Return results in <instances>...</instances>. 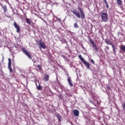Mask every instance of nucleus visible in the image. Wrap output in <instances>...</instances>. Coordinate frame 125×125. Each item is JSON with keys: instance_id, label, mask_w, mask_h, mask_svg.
<instances>
[{"instance_id": "nucleus-1", "label": "nucleus", "mask_w": 125, "mask_h": 125, "mask_svg": "<svg viewBox=\"0 0 125 125\" xmlns=\"http://www.w3.org/2000/svg\"><path fill=\"white\" fill-rule=\"evenodd\" d=\"M78 10H79L81 14V18L82 20H83L84 19V13H83V10H82V8L81 7H79L78 8ZM71 12H72V13L73 14H75V15L76 16V17L77 18H81V15L80 14V12H79V11H78V10H71Z\"/></svg>"}, {"instance_id": "nucleus-2", "label": "nucleus", "mask_w": 125, "mask_h": 125, "mask_svg": "<svg viewBox=\"0 0 125 125\" xmlns=\"http://www.w3.org/2000/svg\"><path fill=\"white\" fill-rule=\"evenodd\" d=\"M101 14L102 22H107L108 20H109L108 13L107 12H101Z\"/></svg>"}, {"instance_id": "nucleus-3", "label": "nucleus", "mask_w": 125, "mask_h": 125, "mask_svg": "<svg viewBox=\"0 0 125 125\" xmlns=\"http://www.w3.org/2000/svg\"><path fill=\"white\" fill-rule=\"evenodd\" d=\"M78 57L79 59H80L81 61H82V62H83L84 65L86 66L87 69H90V66L89 63L86 62V61H85L84 59H83V57L81 55H79Z\"/></svg>"}, {"instance_id": "nucleus-4", "label": "nucleus", "mask_w": 125, "mask_h": 125, "mask_svg": "<svg viewBox=\"0 0 125 125\" xmlns=\"http://www.w3.org/2000/svg\"><path fill=\"white\" fill-rule=\"evenodd\" d=\"M21 50L22 52L24 53V54H25V55L27 56V57H28L29 59H32V56H31V55H30V54L29 53V52H28V51L26 50L25 47H23L21 49Z\"/></svg>"}, {"instance_id": "nucleus-5", "label": "nucleus", "mask_w": 125, "mask_h": 125, "mask_svg": "<svg viewBox=\"0 0 125 125\" xmlns=\"http://www.w3.org/2000/svg\"><path fill=\"white\" fill-rule=\"evenodd\" d=\"M89 42L91 44H92L93 47L94 48V49L95 50V51H98V48H97V46H96V44H95V43H94V41H93L92 39H90Z\"/></svg>"}, {"instance_id": "nucleus-6", "label": "nucleus", "mask_w": 125, "mask_h": 125, "mask_svg": "<svg viewBox=\"0 0 125 125\" xmlns=\"http://www.w3.org/2000/svg\"><path fill=\"white\" fill-rule=\"evenodd\" d=\"M8 67L10 73H12V67H11V59L10 58L8 59Z\"/></svg>"}, {"instance_id": "nucleus-7", "label": "nucleus", "mask_w": 125, "mask_h": 125, "mask_svg": "<svg viewBox=\"0 0 125 125\" xmlns=\"http://www.w3.org/2000/svg\"><path fill=\"white\" fill-rule=\"evenodd\" d=\"M14 26L15 28L17 29V33H20V26L16 23V22H14Z\"/></svg>"}, {"instance_id": "nucleus-8", "label": "nucleus", "mask_w": 125, "mask_h": 125, "mask_svg": "<svg viewBox=\"0 0 125 125\" xmlns=\"http://www.w3.org/2000/svg\"><path fill=\"white\" fill-rule=\"evenodd\" d=\"M39 43H40V47H41L43 49H45V48H46V46L45 45V43H44V42H43L41 41H39Z\"/></svg>"}, {"instance_id": "nucleus-9", "label": "nucleus", "mask_w": 125, "mask_h": 125, "mask_svg": "<svg viewBox=\"0 0 125 125\" xmlns=\"http://www.w3.org/2000/svg\"><path fill=\"white\" fill-rule=\"evenodd\" d=\"M67 82L69 84V85L71 86V87L73 86V83H72V79H71V77H69V75L67 74Z\"/></svg>"}, {"instance_id": "nucleus-10", "label": "nucleus", "mask_w": 125, "mask_h": 125, "mask_svg": "<svg viewBox=\"0 0 125 125\" xmlns=\"http://www.w3.org/2000/svg\"><path fill=\"white\" fill-rule=\"evenodd\" d=\"M0 5L2 7L4 13L7 12V7H6V5H3L1 3H0Z\"/></svg>"}, {"instance_id": "nucleus-11", "label": "nucleus", "mask_w": 125, "mask_h": 125, "mask_svg": "<svg viewBox=\"0 0 125 125\" xmlns=\"http://www.w3.org/2000/svg\"><path fill=\"white\" fill-rule=\"evenodd\" d=\"M73 113L74 116H75V117H78L80 114V112H79V110L77 109L73 110Z\"/></svg>"}, {"instance_id": "nucleus-12", "label": "nucleus", "mask_w": 125, "mask_h": 125, "mask_svg": "<svg viewBox=\"0 0 125 125\" xmlns=\"http://www.w3.org/2000/svg\"><path fill=\"white\" fill-rule=\"evenodd\" d=\"M104 42L106 44H109V45H111V44H113L111 41L108 40V39H105Z\"/></svg>"}, {"instance_id": "nucleus-13", "label": "nucleus", "mask_w": 125, "mask_h": 125, "mask_svg": "<svg viewBox=\"0 0 125 125\" xmlns=\"http://www.w3.org/2000/svg\"><path fill=\"white\" fill-rule=\"evenodd\" d=\"M49 79V76L47 75H45L43 79V80L44 82H47V81H48Z\"/></svg>"}, {"instance_id": "nucleus-14", "label": "nucleus", "mask_w": 125, "mask_h": 125, "mask_svg": "<svg viewBox=\"0 0 125 125\" xmlns=\"http://www.w3.org/2000/svg\"><path fill=\"white\" fill-rule=\"evenodd\" d=\"M57 118L58 119L59 122H62V116L61 115L58 114L57 115Z\"/></svg>"}, {"instance_id": "nucleus-15", "label": "nucleus", "mask_w": 125, "mask_h": 125, "mask_svg": "<svg viewBox=\"0 0 125 125\" xmlns=\"http://www.w3.org/2000/svg\"><path fill=\"white\" fill-rule=\"evenodd\" d=\"M117 3L118 5H122L123 4V1H122V0H117Z\"/></svg>"}, {"instance_id": "nucleus-16", "label": "nucleus", "mask_w": 125, "mask_h": 125, "mask_svg": "<svg viewBox=\"0 0 125 125\" xmlns=\"http://www.w3.org/2000/svg\"><path fill=\"white\" fill-rule=\"evenodd\" d=\"M26 22L28 25H31V23H32L31 20H30L28 18L26 19Z\"/></svg>"}, {"instance_id": "nucleus-17", "label": "nucleus", "mask_w": 125, "mask_h": 125, "mask_svg": "<svg viewBox=\"0 0 125 125\" xmlns=\"http://www.w3.org/2000/svg\"><path fill=\"white\" fill-rule=\"evenodd\" d=\"M111 46H112L113 51L114 52V53H116V47H115V45H113V44H112Z\"/></svg>"}, {"instance_id": "nucleus-18", "label": "nucleus", "mask_w": 125, "mask_h": 125, "mask_svg": "<svg viewBox=\"0 0 125 125\" xmlns=\"http://www.w3.org/2000/svg\"><path fill=\"white\" fill-rule=\"evenodd\" d=\"M121 50L125 52V45H123L121 47H120Z\"/></svg>"}, {"instance_id": "nucleus-19", "label": "nucleus", "mask_w": 125, "mask_h": 125, "mask_svg": "<svg viewBox=\"0 0 125 125\" xmlns=\"http://www.w3.org/2000/svg\"><path fill=\"white\" fill-rule=\"evenodd\" d=\"M74 27L75 28H76V29H78L79 28V25H78V23H74Z\"/></svg>"}, {"instance_id": "nucleus-20", "label": "nucleus", "mask_w": 125, "mask_h": 125, "mask_svg": "<svg viewBox=\"0 0 125 125\" xmlns=\"http://www.w3.org/2000/svg\"><path fill=\"white\" fill-rule=\"evenodd\" d=\"M37 89H38V90H42V86L39 84L38 86H37Z\"/></svg>"}, {"instance_id": "nucleus-21", "label": "nucleus", "mask_w": 125, "mask_h": 125, "mask_svg": "<svg viewBox=\"0 0 125 125\" xmlns=\"http://www.w3.org/2000/svg\"><path fill=\"white\" fill-rule=\"evenodd\" d=\"M37 68L39 69V70H42V66L40 64L37 65Z\"/></svg>"}, {"instance_id": "nucleus-22", "label": "nucleus", "mask_w": 125, "mask_h": 125, "mask_svg": "<svg viewBox=\"0 0 125 125\" xmlns=\"http://www.w3.org/2000/svg\"><path fill=\"white\" fill-rule=\"evenodd\" d=\"M93 99H94V100H95V101H97V103H98V101H97V100H98L97 97H94Z\"/></svg>"}, {"instance_id": "nucleus-23", "label": "nucleus", "mask_w": 125, "mask_h": 125, "mask_svg": "<svg viewBox=\"0 0 125 125\" xmlns=\"http://www.w3.org/2000/svg\"><path fill=\"white\" fill-rule=\"evenodd\" d=\"M123 110H125V103L122 105Z\"/></svg>"}, {"instance_id": "nucleus-24", "label": "nucleus", "mask_w": 125, "mask_h": 125, "mask_svg": "<svg viewBox=\"0 0 125 125\" xmlns=\"http://www.w3.org/2000/svg\"><path fill=\"white\" fill-rule=\"evenodd\" d=\"M56 18L57 19V20L59 21V22H61V19H59L57 17H56Z\"/></svg>"}, {"instance_id": "nucleus-25", "label": "nucleus", "mask_w": 125, "mask_h": 125, "mask_svg": "<svg viewBox=\"0 0 125 125\" xmlns=\"http://www.w3.org/2000/svg\"><path fill=\"white\" fill-rule=\"evenodd\" d=\"M90 61H91V63H92L93 64H94V63H95L94 61H93V60L91 59V60H90Z\"/></svg>"}, {"instance_id": "nucleus-26", "label": "nucleus", "mask_w": 125, "mask_h": 125, "mask_svg": "<svg viewBox=\"0 0 125 125\" xmlns=\"http://www.w3.org/2000/svg\"><path fill=\"white\" fill-rule=\"evenodd\" d=\"M106 4V7L107 8H109V4H108V3H107L106 4Z\"/></svg>"}, {"instance_id": "nucleus-27", "label": "nucleus", "mask_w": 125, "mask_h": 125, "mask_svg": "<svg viewBox=\"0 0 125 125\" xmlns=\"http://www.w3.org/2000/svg\"><path fill=\"white\" fill-rule=\"evenodd\" d=\"M104 3L106 4L108 3V2H107V0H104Z\"/></svg>"}, {"instance_id": "nucleus-28", "label": "nucleus", "mask_w": 125, "mask_h": 125, "mask_svg": "<svg viewBox=\"0 0 125 125\" xmlns=\"http://www.w3.org/2000/svg\"><path fill=\"white\" fill-rule=\"evenodd\" d=\"M106 49H107V50H109V49H110V48H109V46H107L106 47Z\"/></svg>"}, {"instance_id": "nucleus-29", "label": "nucleus", "mask_w": 125, "mask_h": 125, "mask_svg": "<svg viewBox=\"0 0 125 125\" xmlns=\"http://www.w3.org/2000/svg\"><path fill=\"white\" fill-rule=\"evenodd\" d=\"M107 88L108 89H110V86H107Z\"/></svg>"}, {"instance_id": "nucleus-30", "label": "nucleus", "mask_w": 125, "mask_h": 125, "mask_svg": "<svg viewBox=\"0 0 125 125\" xmlns=\"http://www.w3.org/2000/svg\"><path fill=\"white\" fill-rule=\"evenodd\" d=\"M65 20H66V18H65L64 20L63 21V22H65Z\"/></svg>"}, {"instance_id": "nucleus-31", "label": "nucleus", "mask_w": 125, "mask_h": 125, "mask_svg": "<svg viewBox=\"0 0 125 125\" xmlns=\"http://www.w3.org/2000/svg\"><path fill=\"white\" fill-rule=\"evenodd\" d=\"M90 102H91V103H92V101H90Z\"/></svg>"}]
</instances>
